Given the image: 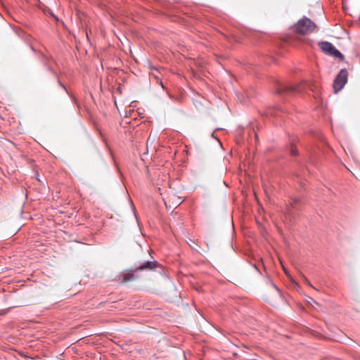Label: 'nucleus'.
I'll return each instance as SVG.
<instances>
[{
  "mask_svg": "<svg viewBox=\"0 0 360 360\" xmlns=\"http://www.w3.org/2000/svg\"><path fill=\"white\" fill-rule=\"evenodd\" d=\"M290 153L292 156H296L298 153L296 146L293 144H291L290 146Z\"/></svg>",
  "mask_w": 360,
  "mask_h": 360,
  "instance_id": "10",
  "label": "nucleus"
},
{
  "mask_svg": "<svg viewBox=\"0 0 360 360\" xmlns=\"http://www.w3.org/2000/svg\"><path fill=\"white\" fill-rule=\"evenodd\" d=\"M290 205L294 209H299L302 205V200L300 198L295 197L292 198Z\"/></svg>",
  "mask_w": 360,
  "mask_h": 360,
  "instance_id": "9",
  "label": "nucleus"
},
{
  "mask_svg": "<svg viewBox=\"0 0 360 360\" xmlns=\"http://www.w3.org/2000/svg\"><path fill=\"white\" fill-rule=\"evenodd\" d=\"M283 113L282 110L279 108H271L266 111V115L271 117H280Z\"/></svg>",
  "mask_w": 360,
  "mask_h": 360,
  "instance_id": "8",
  "label": "nucleus"
},
{
  "mask_svg": "<svg viewBox=\"0 0 360 360\" xmlns=\"http://www.w3.org/2000/svg\"><path fill=\"white\" fill-rule=\"evenodd\" d=\"M274 288H276L277 290H278V288L274 285Z\"/></svg>",
  "mask_w": 360,
  "mask_h": 360,
  "instance_id": "15",
  "label": "nucleus"
},
{
  "mask_svg": "<svg viewBox=\"0 0 360 360\" xmlns=\"http://www.w3.org/2000/svg\"><path fill=\"white\" fill-rule=\"evenodd\" d=\"M253 267L259 271V270H258V269L257 268V266H256V265H255V264H254V265H253Z\"/></svg>",
  "mask_w": 360,
  "mask_h": 360,
  "instance_id": "14",
  "label": "nucleus"
},
{
  "mask_svg": "<svg viewBox=\"0 0 360 360\" xmlns=\"http://www.w3.org/2000/svg\"><path fill=\"white\" fill-rule=\"evenodd\" d=\"M137 271L136 267L127 270L122 276V280L121 282L127 283L137 279L139 278V275L136 274Z\"/></svg>",
  "mask_w": 360,
  "mask_h": 360,
  "instance_id": "4",
  "label": "nucleus"
},
{
  "mask_svg": "<svg viewBox=\"0 0 360 360\" xmlns=\"http://www.w3.org/2000/svg\"><path fill=\"white\" fill-rule=\"evenodd\" d=\"M310 304H312V303H314L316 305H319V303L317 302H316L314 299L312 298H310V302H309Z\"/></svg>",
  "mask_w": 360,
  "mask_h": 360,
  "instance_id": "12",
  "label": "nucleus"
},
{
  "mask_svg": "<svg viewBox=\"0 0 360 360\" xmlns=\"http://www.w3.org/2000/svg\"><path fill=\"white\" fill-rule=\"evenodd\" d=\"M319 46L323 52L325 53L338 58L341 60H343L345 56L342 53L338 51L333 44L328 41H321L319 43Z\"/></svg>",
  "mask_w": 360,
  "mask_h": 360,
  "instance_id": "2",
  "label": "nucleus"
},
{
  "mask_svg": "<svg viewBox=\"0 0 360 360\" xmlns=\"http://www.w3.org/2000/svg\"><path fill=\"white\" fill-rule=\"evenodd\" d=\"M316 25L309 18L303 17L294 25L295 32L301 34H306L312 32Z\"/></svg>",
  "mask_w": 360,
  "mask_h": 360,
  "instance_id": "1",
  "label": "nucleus"
},
{
  "mask_svg": "<svg viewBox=\"0 0 360 360\" xmlns=\"http://www.w3.org/2000/svg\"><path fill=\"white\" fill-rule=\"evenodd\" d=\"M162 88H164L162 82L160 83Z\"/></svg>",
  "mask_w": 360,
  "mask_h": 360,
  "instance_id": "16",
  "label": "nucleus"
},
{
  "mask_svg": "<svg viewBox=\"0 0 360 360\" xmlns=\"http://www.w3.org/2000/svg\"><path fill=\"white\" fill-rule=\"evenodd\" d=\"M304 279H305L306 283H307L309 285H310L311 287H312L313 288H314V289H315V288H314V286H312V285L309 282V281H307V278H304Z\"/></svg>",
  "mask_w": 360,
  "mask_h": 360,
  "instance_id": "13",
  "label": "nucleus"
},
{
  "mask_svg": "<svg viewBox=\"0 0 360 360\" xmlns=\"http://www.w3.org/2000/svg\"><path fill=\"white\" fill-rule=\"evenodd\" d=\"M182 202H183V200H181V198L175 195H170L168 198V202L173 204V205H175L176 207L181 205L182 203Z\"/></svg>",
  "mask_w": 360,
  "mask_h": 360,
  "instance_id": "7",
  "label": "nucleus"
},
{
  "mask_svg": "<svg viewBox=\"0 0 360 360\" xmlns=\"http://www.w3.org/2000/svg\"><path fill=\"white\" fill-rule=\"evenodd\" d=\"M300 86L297 85H281L280 86L277 90L276 94H282L283 93H291V92H297L300 91Z\"/></svg>",
  "mask_w": 360,
  "mask_h": 360,
  "instance_id": "5",
  "label": "nucleus"
},
{
  "mask_svg": "<svg viewBox=\"0 0 360 360\" xmlns=\"http://www.w3.org/2000/svg\"><path fill=\"white\" fill-rule=\"evenodd\" d=\"M58 82L59 85H60L63 89H65V91L67 93H68V90H67V89H66V87L65 86V85H64V84H63V83H62L59 79H58Z\"/></svg>",
  "mask_w": 360,
  "mask_h": 360,
  "instance_id": "11",
  "label": "nucleus"
},
{
  "mask_svg": "<svg viewBox=\"0 0 360 360\" xmlns=\"http://www.w3.org/2000/svg\"><path fill=\"white\" fill-rule=\"evenodd\" d=\"M348 72L347 69H342L336 76L333 82V89L335 93L341 91L347 82Z\"/></svg>",
  "mask_w": 360,
  "mask_h": 360,
  "instance_id": "3",
  "label": "nucleus"
},
{
  "mask_svg": "<svg viewBox=\"0 0 360 360\" xmlns=\"http://www.w3.org/2000/svg\"><path fill=\"white\" fill-rule=\"evenodd\" d=\"M158 266V262L157 261H148L137 266L136 269L139 271H151L157 268Z\"/></svg>",
  "mask_w": 360,
  "mask_h": 360,
  "instance_id": "6",
  "label": "nucleus"
}]
</instances>
